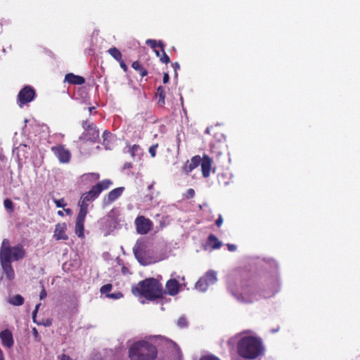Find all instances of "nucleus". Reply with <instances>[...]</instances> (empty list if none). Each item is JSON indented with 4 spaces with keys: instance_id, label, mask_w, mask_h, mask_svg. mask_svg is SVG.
<instances>
[{
    "instance_id": "obj_1",
    "label": "nucleus",
    "mask_w": 360,
    "mask_h": 360,
    "mask_svg": "<svg viewBox=\"0 0 360 360\" xmlns=\"http://www.w3.org/2000/svg\"><path fill=\"white\" fill-rule=\"evenodd\" d=\"M26 252L21 244L13 247L10 245V241L5 238L0 248V262L4 273L8 281L15 278V271L12 266V261H18L25 257Z\"/></svg>"
},
{
    "instance_id": "obj_2",
    "label": "nucleus",
    "mask_w": 360,
    "mask_h": 360,
    "mask_svg": "<svg viewBox=\"0 0 360 360\" xmlns=\"http://www.w3.org/2000/svg\"><path fill=\"white\" fill-rule=\"evenodd\" d=\"M132 292L134 294L137 292L139 295L150 301L162 298L164 294L162 284L154 278L139 281L136 286L132 288Z\"/></svg>"
},
{
    "instance_id": "obj_3",
    "label": "nucleus",
    "mask_w": 360,
    "mask_h": 360,
    "mask_svg": "<svg viewBox=\"0 0 360 360\" xmlns=\"http://www.w3.org/2000/svg\"><path fill=\"white\" fill-rule=\"evenodd\" d=\"M128 356L130 360H155L158 356V349L151 342L139 340L129 347Z\"/></svg>"
},
{
    "instance_id": "obj_4",
    "label": "nucleus",
    "mask_w": 360,
    "mask_h": 360,
    "mask_svg": "<svg viewBox=\"0 0 360 360\" xmlns=\"http://www.w3.org/2000/svg\"><path fill=\"white\" fill-rule=\"evenodd\" d=\"M237 348L239 355L248 359L257 358L263 352L262 342L252 336L241 338L238 343Z\"/></svg>"
},
{
    "instance_id": "obj_5",
    "label": "nucleus",
    "mask_w": 360,
    "mask_h": 360,
    "mask_svg": "<svg viewBox=\"0 0 360 360\" xmlns=\"http://www.w3.org/2000/svg\"><path fill=\"white\" fill-rule=\"evenodd\" d=\"M112 185L110 179H106L98 181L96 185L93 186L91 189L84 193L80 199L89 202L95 200L100 194L105 190L108 189Z\"/></svg>"
},
{
    "instance_id": "obj_6",
    "label": "nucleus",
    "mask_w": 360,
    "mask_h": 360,
    "mask_svg": "<svg viewBox=\"0 0 360 360\" xmlns=\"http://www.w3.org/2000/svg\"><path fill=\"white\" fill-rule=\"evenodd\" d=\"M241 290L240 295L243 300L252 302L257 300L258 285L253 279L243 281L240 283Z\"/></svg>"
},
{
    "instance_id": "obj_7",
    "label": "nucleus",
    "mask_w": 360,
    "mask_h": 360,
    "mask_svg": "<svg viewBox=\"0 0 360 360\" xmlns=\"http://www.w3.org/2000/svg\"><path fill=\"white\" fill-rule=\"evenodd\" d=\"M82 127L84 131L79 137V139H84V140L94 143L98 141L100 132L96 124H94L91 120L87 119L82 121Z\"/></svg>"
},
{
    "instance_id": "obj_8",
    "label": "nucleus",
    "mask_w": 360,
    "mask_h": 360,
    "mask_svg": "<svg viewBox=\"0 0 360 360\" xmlns=\"http://www.w3.org/2000/svg\"><path fill=\"white\" fill-rule=\"evenodd\" d=\"M36 96L35 90L30 86L23 87L18 93V103L20 107L27 104L34 100Z\"/></svg>"
},
{
    "instance_id": "obj_9",
    "label": "nucleus",
    "mask_w": 360,
    "mask_h": 360,
    "mask_svg": "<svg viewBox=\"0 0 360 360\" xmlns=\"http://www.w3.org/2000/svg\"><path fill=\"white\" fill-rule=\"evenodd\" d=\"M136 231L141 235L148 233L153 228V221L143 216H139L135 219Z\"/></svg>"
},
{
    "instance_id": "obj_10",
    "label": "nucleus",
    "mask_w": 360,
    "mask_h": 360,
    "mask_svg": "<svg viewBox=\"0 0 360 360\" xmlns=\"http://www.w3.org/2000/svg\"><path fill=\"white\" fill-rule=\"evenodd\" d=\"M56 157L61 163H68L71 159L70 151L65 148L63 145H57L52 146L51 148Z\"/></svg>"
},
{
    "instance_id": "obj_11",
    "label": "nucleus",
    "mask_w": 360,
    "mask_h": 360,
    "mask_svg": "<svg viewBox=\"0 0 360 360\" xmlns=\"http://www.w3.org/2000/svg\"><path fill=\"white\" fill-rule=\"evenodd\" d=\"M124 187H117L110 191L103 199V205L108 206L118 199L123 193Z\"/></svg>"
},
{
    "instance_id": "obj_12",
    "label": "nucleus",
    "mask_w": 360,
    "mask_h": 360,
    "mask_svg": "<svg viewBox=\"0 0 360 360\" xmlns=\"http://www.w3.org/2000/svg\"><path fill=\"white\" fill-rule=\"evenodd\" d=\"M0 340L2 345L6 348L11 349L14 345L13 334L8 329L0 332Z\"/></svg>"
},
{
    "instance_id": "obj_13",
    "label": "nucleus",
    "mask_w": 360,
    "mask_h": 360,
    "mask_svg": "<svg viewBox=\"0 0 360 360\" xmlns=\"http://www.w3.org/2000/svg\"><path fill=\"white\" fill-rule=\"evenodd\" d=\"M212 160L207 155H203L200 160V167L203 177L207 178L210 176Z\"/></svg>"
},
{
    "instance_id": "obj_14",
    "label": "nucleus",
    "mask_w": 360,
    "mask_h": 360,
    "mask_svg": "<svg viewBox=\"0 0 360 360\" xmlns=\"http://www.w3.org/2000/svg\"><path fill=\"white\" fill-rule=\"evenodd\" d=\"M165 288V293L171 296H174L179 292L180 284L176 279L171 278L167 281Z\"/></svg>"
},
{
    "instance_id": "obj_15",
    "label": "nucleus",
    "mask_w": 360,
    "mask_h": 360,
    "mask_svg": "<svg viewBox=\"0 0 360 360\" xmlns=\"http://www.w3.org/2000/svg\"><path fill=\"white\" fill-rule=\"evenodd\" d=\"M201 158L199 155L193 157L190 162L187 161L183 167L184 172L186 174H189L195 168H196L200 163Z\"/></svg>"
},
{
    "instance_id": "obj_16",
    "label": "nucleus",
    "mask_w": 360,
    "mask_h": 360,
    "mask_svg": "<svg viewBox=\"0 0 360 360\" xmlns=\"http://www.w3.org/2000/svg\"><path fill=\"white\" fill-rule=\"evenodd\" d=\"M66 225L63 224H58L56 225L53 237L56 240H67L68 236L65 234Z\"/></svg>"
},
{
    "instance_id": "obj_17",
    "label": "nucleus",
    "mask_w": 360,
    "mask_h": 360,
    "mask_svg": "<svg viewBox=\"0 0 360 360\" xmlns=\"http://www.w3.org/2000/svg\"><path fill=\"white\" fill-rule=\"evenodd\" d=\"M64 82L70 84L82 85L85 83V79L82 76L76 75L73 73H68L65 77Z\"/></svg>"
},
{
    "instance_id": "obj_18",
    "label": "nucleus",
    "mask_w": 360,
    "mask_h": 360,
    "mask_svg": "<svg viewBox=\"0 0 360 360\" xmlns=\"http://www.w3.org/2000/svg\"><path fill=\"white\" fill-rule=\"evenodd\" d=\"M84 221L85 218L78 217L76 218L75 233L79 238L84 237Z\"/></svg>"
},
{
    "instance_id": "obj_19",
    "label": "nucleus",
    "mask_w": 360,
    "mask_h": 360,
    "mask_svg": "<svg viewBox=\"0 0 360 360\" xmlns=\"http://www.w3.org/2000/svg\"><path fill=\"white\" fill-rule=\"evenodd\" d=\"M78 205L79 207V213L77 217L86 218V216L88 213V207H89L88 202L79 199Z\"/></svg>"
},
{
    "instance_id": "obj_20",
    "label": "nucleus",
    "mask_w": 360,
    "mask_h": 360,
    "mask_svg": "<svg viewBox=\"0 0 360 360\" xmlns=\"http://www.w3.org/2000/svg\"><path fill=\"white\" fill-rule=\"evenodd\" d=\"M207 243L212 249H219L221 247L222 243L220 242L217 236L210 233L207 238Z\"/></svg>"
},
{
    "instance_id": "obj_21",
    "label": "nucleus",
    "mask_w": 360,
    "mask_h": 360,
    "mask_svg": "<svg viewBox=\"0 0 360 360\" xmlns=\"http://www.w3.org/2000/svg\"><path fill=\"white\" fill-rule=\"evenodd\" d=\"M8 302L13 306H22L24 304V297L20 295H15L8 298Z\"/></svg>"
},
{
    "instance_id": "obj_22",
    "label": "nucleus",
    "mask_w": 360,
    "mask_h": 360,
    "mask_svg": "<svg viewBox=\"0 0 360 360\" xmlns=\"http://www.w3.org/2000/svg\"><path fill=\"white\" fill-rule=\"evenodd\" d=\"M132 68H134L136 71L139 72L142 77L146 76L148 75V71L145 69L140 63L136 60L132 63L131 64Z\"/></svg>"
},
{
    "instance_id": "obj_23",
    "label": "nucleus",
    "mask_w": 360,
    "mask_h": 360,
    "mask_svg": "<svg viewBox=\"0 0 360 360\" xmlns=\"http://www.w3.org/2000/svg\"><path fill=\"white\" fill-rule=\"evenodd\" d=\"M156 96L158 97V104L163 106L165 103V92L162 86L158 87Z\"/></svg>"
},
{
    "instance_id": "obj_24",
    "label": "nucleus",
    "mask_w": 360,
    "mask_h": 360,
    "mask_svg": "<svg viewBox=\"0 0 360 360\" xmlns=\"http://www.w3.org/2000/svg\"><path fill=\"white\" fill-rule=\"evenodd\" d=\"M209 285H212L217 281V275L214 271H208L203 276Z\"/></svg>"
},
{
    "instance_id": "obj_25",
    "label": "nucleus",
    "mask_w": 360,
    "mask_h": 360,
    "mask_svg": "<svg viewBox=\"0 0 360 360\" xmlns=\"http://www.w3.org/2000/svg\"><path fill=\"white\" fill-rule=\"evenodd\" d=\"M108 53L117 61L121 60V58H122L121 52L116 47L110 48L108 50Z\"/></svg>"
},
{
    "instance_id": "obj_26",
    "label": "nucleus",
    "mask_w": 360,
    "mask_h": 360,
    "mask_svg": "<svg viewBox=\"0 0 360 360\" xmlns=\"http://www.w3.org/2000/svg\"><path fill=\"white\" fill-rule=\"evenodd\" d=\"M210 285L206 282L205 278H200L195 283V288L201 292H205Z\"/></svg>"
},
{
    "instance_id": "obj_27",
    "label": "nucleus",
    "mask_w": 360,
    "mask_h": 360,
    "mask_svg": "<svg viewBox=\"0 0 360 360\" xmlns=\"http://www.w3.org/2000/svg\"><path fill=\"white\" fill-rule=\"evenodd\" d=\"M141 150V147L139 145H137V144H134L132 146H129V153L130 154V155L132 157V158H135V156L136 155V154L140 152Z\"/></svg>"
},
{
    "instance_id": "obj_28",
    "label": "nucleus",
    "mask_w": 360,
    "mask_h": 360,
    "mask_svg": "<svg viewBox=\"0 0 360 360\" xmlns=\"http://www.w3.org/2000/svg\"><path fill=\"white\" fill-rule=\"evenodd\" d=\"M4 207L6 210H9L11 212L14 211L13 203L12 200L9 198H6L4 201Z\"/></svg>"
},
{
    "instance_id": "obj_29",
    "label": "nucleus",
    "mask_w": 360,
    "mask_h": 360,
    "mask_svg": "<svg viewBox=\"0 0 360 360\" xmlns=\"http://www.w3.org/2000/svg\"><path fill=\"white\" fill-rule=\"evenodd\" d=\"M112 288V285L110 283L105 284L103 285L101 289L100 292L101 294H110L109 292L111 291Z\"/></svg>"
},
{
    "instance_id": "obj_30",
    "label": "nucleus",
    "mask_w": 360,
    "mask_h": 360,
    "mask_svg": "<svg viewBox=\"0 0 360 360\" xmlns=\"http://www.w3.org/2000/svg\"><path fill=\"white\" fill-rule=\"evenodd\" d=\"M177 326L181 328H185L188 326V321L184 316H181L177 321Z\"/></svg>"
},
{
    "instance_id": "obj_31",
    "label": "nucleus",
    "mask_w": 360,
    "mask_h": 360,
    "mask_svg": "<svg viewBox=\"0 0 360 360\" xmlns=\"http://www.w3.org/2000/svg\"><path fill=\"white\" fill-rule=\"evenodd\" d=\"M160 60L162 63L168 64L170 63V58L165 51L162 52V56H160Z\"/></svg>"
},
{
    "instance_id": "obj_32",
    "label": "nucleus",
    "mask_w": 360,
    "mask_h": 360,
    "mask_svg": "<svg viewBox=\"0 0 360 360\" xmlns=\"http://www.w3.org/2000/svg\"><path fill=\"white\" fill-rule=\"evenodd\" d=\"M146 44L153 49H155L158 46V41L155 39H147Z\"/></svg>"
},
{
    "instance_id": "obj_33",
    "label": "nucleus",
    "mask_w": 360,
    "mask_h": 360,
    "mask_svg": "<svg viewBox=\"0 0 360 360\" xmlns=\"http://www.w3.org/2000/svg\"><path fill=\"white\" fill-rule=\"evenodd\" d=\"M123 296L122 293L120 292H113L110 294H107V297L108 298H112L114 300H117L121 298Z\"/></svg>"
},
{
    "instance_id": "obj_34",
    "label": "nucleus",
    "mask_w": 360,
    "mask_h": 360,
    "mask_svg": "<svg viewBox=\"0 0 360 360\" xmlns=\"http://www.w3.org/2000/svg\"><path fill=\"white\" fill-rule=\"evenodd\" d=\"M158 147V144L156 143V144H154V145H152L150 148H149V153L150 155H151L152 158H155V155H156V149Z\"/></svg>"
},
{
    "instance_id": "obj_35",
    "label": "nucleus",
    "mask_w": 360,
    "mask_h": 360,
    "mask_svg": "<svg viewBox=\"0 0 360 360\" xmlns=\"http://www.w3.org/2000/svg\"><path fill=\"white\" fill-rule=\"evenodd\" d=\"M84 176H90L93 180L96 181L100 179V174L96 172H91L84 174Z\"/></svg>"
},
{
    "instance_id": "obj_36",
    "label": "nucleus",
    "mask_w": 360,
    "mask_h": 360,
    "mask_svg": "<svg viewBox=\"0 0 360 360\" xmlns=\"http://www.w3.org/2000/svg\"><path fill=\"white\" fill-rule=\"evenodd\" d=\"M54 202L57 207H65L67 205L63 198L55 200Z\"/></svg>"
},
{
    "instance_id": "obj_37",
    "label": "nucleus",
    "mask_w": 360,
    "mask_h": 360,
    "mask_svg": "<svg viewBox=\"0 0 360 360\" xmlns=\"http://www.w3.org/2000/svg\"><path fill=\"white\" fill-rule=\"evenodd\" d=\"M195 196V191L193 188H188L186 193V198L187 199L193 198Z\"/></svg>"
},
{
    "instance_id": "obj_38",
    "label": "nucleus",
    "mask_w": 360,
    "mask_h": 360,
    "mask_svg": "<svg viewBox=\"0 0 360 360\" xmlns=\"http://www.w3.org/2000/svg\"><path fill=\"white\" fill-rule=\"evenodd\" d=\"M117 62L120 63V65L121 68H122L124 72H127V70H128V67H127V65H126V63H124V61L122 60V58H121V60H118Z\"/></svg>"
},
{
    "instance_id": "obj_39",
    "label": "nucleus",
    "mask_w": 360,
    "mask_h": 360,
    "mask_svg": "<svg viewBox=\"0 0 360 360\" xmlns=\"http://www.w3.org/2000/svg\"><path fill=\"white\" fill-rule=\"evenodd\" d=\"M111 134L110 131L105 130L104 131V132L103 133V144L105 145V141L106 140L108 139V138H109Z\"/></svg>"
},
{
    "instance_id": "obj_40",
    "label": "nucleus",
    "mask_w": 360,
    "mask_h": 360,
    "mask_svg": "<svg viewBox=\"0 0 360 360\" xmlns=\"http://www.w3.org/2000/svg\"><path fill=\"white\" fill-rule=\"evenodd\" d=\"M158 48H160L161 52H163L165 51V44L162 41L160 40L158 41Z\"/></svg>"
},
{
    "instance_id": "obj_41",
    "label": "nucleus",
    "mask_w": 360,
    "mask_h": 360,
    "mask_svg": "<svg viewBox=\"0 0 360 360\" xmlns=\"http://www.w3.org/2000/svg\"><path fill=\"white\" fill-rule=\"evenodd\" d=\"M222 223H223V219H222V217H221V215H219V217H218V219L216 220L215 224H216V225H217L218 227H219V226H221Z\"/></svg>"
},
{
    "instance_id": "obj_42",
    "label": "nucleus",
    "mask_w": 360,
    "mask_h": 360,
    "mask_svg": "<svg viewBox=\"0 0 360 360\" xmlns=\"http://www.w3.org/2000/svg\"><path fill=\"white\" fill-rule=\"evenodd\" d=\"M228 250L231 252H234L236 250V246L233 244H227Z\"/></svg>"
},
{
    "instance_id": "obj_43",
    "label": "nucleus",
    "mask_w": 360,
    "mask_h": 360,
    "mask_svg": "<svg viewBox=\"0 0 360 360\" xmlns=\"http://www.w3.org/2000/svg\"><path fill=\"white\" fill-rule=\"evenodd\" d=\"M172 68H174L175 71V74L176 75L177 70L180 69V65L177 62H175L172 64Z\"/></svg>"
},
{
    "instance_id": "obj_44",
    "label": "nucleus",
    "mask_w": 360,
    "mask_h": 360,
    "mask_svg": "<svg viewBox=\"0 0 360 360\" xmlns=\"http://www.w3.org/2000/svg\"><path fill=\"white\" fill-rule=\"evenodd\" d=\"M169 76L167 73H164V75H163V83L164 84H166L169 82Z\"/></svg>"
},
{
    "instance_id": "obj_45",
    "label": "nucleus",
    "mask_w": 360,
    "mask_h": 360,
    "mask_svg": "<svg viewBox=\"0 0 360 360\" xmlns=\"http://www.w3.org/2000/svg\"><path fill=\"white\" fill-rule=\"evenodd\" d=\"M39 297L41 300L46 297V292L44 288H43L42 290L41 291Z\"/></svg>"
},
{
    "instance_id": "obj_46",
    "label": "nucleus",
    "mask_w": 360,
    "mask_h": 360,
    "mask_svg": "<svg viewBox=\"0 0 360 360\" xmlns=\"http://www.w3.org/2000/svg\"><path fill=\"white\" fill-rule=\"evenodd\" d=\"M60 360H72L68 355L63 354L60 356Z\"/></svg>"
},
{
    "instance_id": "obj_47",
    "label": "nucleus",
    "mask_w": 360,
    "mask_h": 360,
    "mask_svg": "<svg viewBox=\"0 0 360 360\" xmlns=\"http://www.w3.org/2000/svg\"><path fill=\"white\" fill-rule=\"evenodd\" d=\"M32 334L35 337V338H37L39 337V333L36 328H32Z\"/></svg>"
},
{
    "instance_id": "obj_48",
    "label": "nucleus",
    "mask_w": 360,
    "mask_h": 360,
    "mask_svg": "<svg viewBox=\"0 0 360 360\" xmlns=\"http://www.w3.org/2000/svg\"><path fill=\"white\" fill-rule=\"evenodd\" d=\"M153 50H154V51H155V53L156 56H157L158 57H160V56H162V55L160 54V51H161L157 50L156 49H153Z\"/></svg>"
},
{
    "instance_id": "obj_49",
    "label": "nucleus",
    "mask_w": 360,
    "mask_h": 360,
    "mask_svg": "<svg viewBox=\"0 0 360 360\" xmlns=\"http://www.w3.org/2000/svg\"><path fill=\"white\" fill-rule=\"evenodd\" d=\"M0 360H5L4 353L1 348H0Z\"/></svg>"
},
{
    "instance_id": "obj_50",
    "label": "nucleus",
    "mask_w": 360,
    "mask_h": 360,
    "mask_svg": "<svg viewBox=\"0 0 360 360\" xmlns=\"http://www.w3.org/2000/svg\"><path fill=\"white\" fill-rule=\"evenodd\" d=\"M169 343L170 345H173L174 347H178L177 345H176L174 342H173V341H172V340H169Z\"/></svg>"
},
{
    "instance_id": "obj_51",
    "label": "nucleus",
    "mask_w": 360,
    "mask_h": 360,
    "mask_svg": "<svg viewBox=\"0 0 360 360\" xmlns=\"http://www.w3.org/2000/svg\"><path fill=\"white\" fill-rule=\"evenodd\" d=\"M65 212L68 214H70L72 211L70 208H68V209H65Z\"/></svg>"
},
{
    "instance_id": "obj_52",
    "label": "nucleus",
    "mask_w": 360,
    "mask_h": 360,
    "mask_svg": "<svg viewBox=\"0 0 360 360\" xmlns=\"http://www.w3.org/2000/svg\"><path fill=\"white\" fill-rule=\"evenodd\" d=\"M57 214H58L59 216H60V217H63V216H64L63 212V211H61V210L58 211Z\"/></svg>"
},
{
    "instance_id": "obj_53",
    "label": "nucleus",
    "mask_w": 360,
    "mask_h": 360,
    "mask_svg": "<svg viewBox=\"0 0 360 360\" xmlns=\"http://www.w3.org/2000/svg\"><path fill=\"white\" fill-rule=\"evenodd\" d=\"M94 109H95L94 107H89V108H88L89 113H91L92 110H94Z\"/></svg>"
},
{
    "instance_id": "obj_54",
    "label": "nucleus",
    "mask_w": 360,
    "mask_h": 360,
    "mask_svg": "<svg viewBox=\"0 0 360 360\" xmlns=\"http://www.w3.org/2000/svg\"><path fill=\"white\" fill-rule=\"evenodd\" d=\"M39 306H40V304H37V306L35 307V309H34V312H37Z\"/></svg>"
},
{
    "instance_id": "obj_55",
    "label": "nucleus",
    "mask_w": 360,
    "mask_h": 360,
    "mask_svg": "<svg viewBox=\"0 0 360 360\" xmlns=\"http://www.w3.org/2000/svg\"><path fill=\"white\" fill-rule=\"evenodd\" d=\"M37 313V312H34V311L32 312V318H33L34 321H35L34 319H35Z\"/></svg>"
}]
</instances>
